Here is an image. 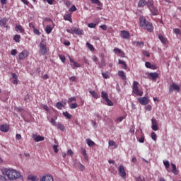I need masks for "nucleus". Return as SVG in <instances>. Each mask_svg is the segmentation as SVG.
Here are the masks:
<instances>
[{"mask_svg":"<svg viewBox=\"0 0 181 181\" xmlns=\"http://www.w3.org/2000/svg\"><path fill=\"white\" fill-rule=\"evenodd\" d=\"M3 175L7 176L9 180H15L16 179H19L21 177V173L16 171V170L4 168L2 170Z\"/></svg>","mask_w":181,"mask_h":181,"instance_id":"nucleus-1","label":"nucleus"},{"mask_svg":"<svg viewBox=\"0 0 181 181\" xmlns=\"http://www.w3.org/2000/svg\"><path fill=\"white\" fill-rule=\"evenodd\" d=\"M139 22L140 28H141L142 29H145V30L150 32V33H151V32H153V25L152 24V23L147 21L145 17H140Z\"/></svg>","mask_w":181,"mask_h":181,"instance_id":"nucleus-2","label":"nucleus"},{"mask_svg":"<svg viewBox=\"0 0 181 181\" xmlns=\"http://www.w3.org/2000/svg\"><path fill=\"white\" fill-rule=\"evenodd\" d=\"M132 94L134 95H138L139 97H142L144 95V92L139 90V82L134 81L132 86Z\"/></svg>","mask_w":181,"mask_h":181,"instance_id":"nucleus-3","label":"nucleus"},{"mask_svg":"<svg viewBox=\"0 0 181 181\" xmlns=\"http://www.w3.org/2000/svg\"><path fill=\"white\" fill-rule=\"evenodd\" d=\"M132 94L134 95H138L139 97H142L144 95V92L139 90V82L134 81L132 86Z\"/></svg>","mask_w":181,"mask_h":181,"instance_id":"nucleus-4","label":"nucleus"},{"mask_svg":"<svg viewBox=\"0 0 181 181\" xmlns=\"http://www.w3.org/2000/svg\"><path fill=\"white\" fill-rule=\"evenodd\" d=\"M101 97L104 101H106L107 105L109 107H112L114 105V103L110 98H108V93L104 92V90L101 91Z\"/></svg>","mask_w":181,"mask_h":181,"instance_id":"nucleus-5","label":"nucleus"},{"mask_svg":"<svg viewBox=\"0 0 181 181\" xmlns=\"http://www.w3.org/2000/svg\"><path fill=\"white\" fill-rule=\"evenodd\" d=\"M47 53V47L45 43L41 42L40 44V54L43 56Z\"/></svg>","mask_w":181,"mask_h":181,"instance_id":"nucleus-6","label":"nucleus"},{"mask_svg":"<svg viewBox=\"0 0 181 181\" xmlns=\"http://www.w3.org/2000/svg\"><path fill=\"white\" fill-rule=\"evenodd\" d=\"M118 172H119V176H121L122 179H127V173L125 172V168H124V165L119 166Z\"/></svg>","mask_w":181,"mask_h":181,"instance_id":"nucleus-7","label":"nucleus"},{"mask_svg":"<svg viewBox=\"0 0 181 181\" xmlns=\"http://www.w3.org/2000/svg\"><path fill=\"white\" fill-rule=\"evenodd\" d=\"M29 57V51L24 49L18 54L19 60H25L26 57Z\"/></svg>","mask_w":181,"mask_h":181,"instance_id":"nucleus-8","label":"nucleus"},{"mask_svg":"<svg viewBox=\"0 0 181 181\" xmlns=\"http://www.w3.org/2000/svg\"><path fill=\"white\" fill-rule=\"evenodd\" d=\"M180 91V86L179 85L173 83L169 88V93H173V91Z\"/></svg>","mask_w":181,"mask_h":181,"instance_id":"nucleus-9","label":"nucleus"},{"mask_svg":"<svg viewBox=\"0 0 181 181\" xmlns=\"http://www.w3.org/2000/svg\"><path fill=\"white\" fill-rule=\"evenodd\" d=\"M138 101L141 105H148L149 104V99L146 97L139 98Z\"/></svg>","mask_w":181,"mask_h":181,"instance_id":"nucleus-10","label":"nucleus"},{"mask_svg":"<svg viewBox=\"0 0 181 181\" xmlns=\"http://www.w3.org/2000/svg\"><path fill=\"white\" fill-rule=\"evenodd\" d=\"M120 36L122 39H129L131 35L129 34V32L126 30H122L120 32Z\"/></svg>","mask_w":181,"mask_h":181,"instance_id":"nucleus-11","label":"nucleus"},{"mask_svg":"<svg viewBox=\"0 0 181 181\" xmlns=\"http://www.w3.org/2000/svg\"><path fill=\"white\" fill-rule=\"evenodd\" d=\"M148 77L150 80H154L156 81L158 77H159V74L156 72H151L148 74Z\"/></svg>","mask_w":181,"mask_h":181,"instance_id":"nucleus-12","label":"nucleus"},{"mask_svg":"<svg viewBox=\"0 0 181 181\" xmlns=\"http://www.w3.org/2000/svg\"><path fill=\"white\" fill-rule=\"evenodd\" d=\"M151 122H152L151 128H152L153 131H158V122L156 121V119H152Z\"/></svg>","mask_w":181,"mask_h":181,"instance_id":"nucleus-13","label":"nucleus"},{"mask_svg":"<svg viewBox=\"0 0 181 181\" xmlns=\"http://www.w3.org/2000/svg\"><path fill=\"white\" fill-rule=\"evenodd\" d=\"M90 2L99 6V7H97V9H100V11L103 9V3H101L100 0H90Z\"/></svg>","mask_w":181,"mask_h":181,"instance_id":"nucleus-14","label":"nucleus"},{"mask_svg":"<svg viewBox=\"0 0 181 181\" xmlns=\"http://www.w3.org/2000/svg\"><path fill=\"white\" fill-rule=\"evenodd\" d=\"M0 131L1 132H8L9 131V126L6 124L0 125Z\"/></svg>","mask_w":181,"mask_h":181,"instance_id":"nucleus-15","label":"nucleus"},{"mask_svg":"<svg viewBox=\"0 0 181 181\" xmlns=\"http://www.w3.org/2000/svg\"><path fill=\"white\" fill-rule=\"evenodd\" d=\"M33 138L35 142H40L42 141H45V137H43L40 135H38V136L33 135Z\"/></svg>","mask_w":181,"mask_h":181,"instance_id":"nucleus-16","label":"nucleus"},{"mask_svg":"<svg viewBox=\"0 0 181 181\" xmlns=\"http://www.w3.org/2000/svg\"><path fill=\"white\" fill-rule=\"evenodd\" d=\"M69 62L70 63H73L74 64V66L73 64H71L72 69H74L75 67H81V65H80V64H78V62H74V59H73V58H69Z\"/></svg>","mask_w":181,"mask_h":181,"instance_id":"nucleus-17","label":"nucleus"},{"mask_svg":"<svg viewBox=\"0 0 181 181\" xmlns=\"http://www.w3.org/2000/svg\"><path fill=\"white\" fill-rule=\"evenodd\" d=\"M41 181H54V180L52 175H47L42 177Z\"/></svg>","mask_w":181,"mask_h":181,"instance_id":"nucleus-18","label":"nucleus"},{"mask_svg":"<svg viewBox=\"0 0 181 181\" xmlns=\"http://www.w3.org/2000/svg\"><path fill=\"white\" fill-rule=\"evenodd\" d=\"M16 32H19V33H25V29L21 25H18L15 27Z\"/></svg>","mask_w":181,"mask_h":181,"instance_id":"nucleus-19","label":"nucleus"},{"mask_svg":"<svg viewBox=\"0 0 181 181\" xmlns=\"http://www.w3.org/2000/svg\"><path fill=\"white\" fill-rule=\"evenodd\" d=\"M11 78L13 80V84H18V75L16 74L12 73Z\"/></svg>","mask_w":181,"mask_h":181,"instance_id":"nucleus-20","label":"nucleus"},{"mask_svg":"<svg viewBox=\"0 0 181 181\" xmlns=\"http://www.w3.org/2000/svg\"><path fill=\"white\" fill-rule=\"evenodd\" d=\"M150 11H151L152 15H153V16L159 14V11H158V8L156 7H155V6L153 7H151Z\"/></svg>","mask_w":181,"mask_h":181,"instance_id":"nucleus-21","label":"nucleus"},{"mask_svg":"<svg viewBox=\"0 0 181 181\" xmlns=\"http://www.w3.org/2000/svg\"><path fill=\"white\" fill-rule=\"evenodd\" d=\"M73 32L75 33V35H84V31L79 28H74Z\"/></svg>","mask_w":181,"mask_h":181,"instance_id":"nucleus-22","label":"nucleus"},{"mask_svg":"<svg viewBox=\"0 0 181 181\" xmlns=\"http://www.w3.org/2000/svg\"><path fill=\"white\" fill-rule=\"evenodd\" d=\"M118 76L119 77H121L122 80H127V76L125 75V73H124V71H119Z\"/></svg>","mask_w":181,"mask_h":181,"instance_id":"nucleus-23","label":"nucleus"},{"mask_svg":"<svg viewBox=\"0 0 181 181\" xmlns=\"http://www.w3.org/2000/svg\"><path fill=\"white\" fill-rule=\"evenodd\" d=\"M158 38L160 40V42H163V45H166L168 42V39H166V37H163V35H159Z\"/></svg>","mask_w":181,"mask_h":181,"instance_id":"nucleus-24","label":"nucleus"},{"mask_svg":"<svg viewBox=\"0 0 181 181\" xmlns=\"http://www.w3.org/2000/svg\"><path fill=\"white\" fill-rule=\"evenodd\" d=\"M146 5V0H139L138 3L139 8H144Z\"/></svg>","mask_w":181,"mask_h":181,"instance_id":"nucleus-25","label":"nucleus"},{"mask_svg":"<svg viewBox=\"0 0 181 181\" xmlns=\"http://www.w3.org/2000/svg\"><path fill=\"white\" fill-rule=\"evenodd\" d=\"M119 64H121L122 69L127 70L128 66H127V63L124 61L119 59Z\"/></svg>","mask_w":181,"mask_h":181,"instance_id":"nucleus-26","label":"nucleus"},{"mask_svg":"<svg viewBox=\"0 0 181 181\" xmlns=\"http://www.w3.org/2000/svg\"><path fill=\"white\" fill-rule=\"evenodd\" d=\"M89 93L90 94H91L93 98H96V99L100 98V95L95 90H89Z\"/></svg>","mask_w":181,"mask_h":181,"instance_id":"nucleus-27","label":"nucleus"},{"mask_svg":"<svg viewBox=\"0 0 181 181\" xmlns=\"http://www.w3.org/2000/svg\"><path fill=\"white\" fill-rule=\"evenodd\" d=\"M172 169H173V173L174 175H179V170L176 168V165L171 163Z\"/></svg>","mask_w":181,"mask_h":181,"instance_id":"nucleus-28","label":"nucleus"},{"mask_svg":"<svg viewBox=\"0 0 181 181\" xmlns=\"http://www.w3.org/2000/svg\"><path fill=\"white\" fill-rule=\"evenodd\" d=\"M64 21H69V22H71V23H73V21L71 19V14H66L64 16Z\"/></svg>","mask_w":181,"mask_h":181,"instance_id":"nucleus-29","label":"nucleus"},{"mask_svg":"<svg viewBox=\"0 0 181 181\" xmlns=\"http://www.w3.org/2000/svg\"><path fill=\"white\" fill-rule=\"evenodd\" d=\"M66 103L63 104L62 102H58L57 103L56 107L58 108V110H62V108H64L65 107Z\"/></svg>","mask_w":181,"mask_h":181,"instance_id":"nucleus-30","label":"nucleus"},{"mask_svg":"<svg viewBox=\"0 0 181 181\" xmlns=\"http://www.w3.org/2000/svg\"><path fill=\"white\" fill-rule=\"evenodd\" d=\"M86 142L87 145H88L89 146H94V145H95V143L90 139H87L86 140Z\"/></svg>","mask_w":181,"mask_h":181,"instance_id":"nucleus-31","label":"nucleus"},{"mask_svg":"<svg viewBox=\"0 0 181 181\" xmlns=\"http://www.w3.org/2000/svg\"><path fill=\"white\" fill-rule=\"evenodd\" d=\"M52 30H53V28H52V25H47V27L45 28L46 33H47L49 35V34L52 33Z\"/></svg>","mask_w":181,"mask_h":181,"instance_id":"nucleus-32","label":"nucleus"},{"mask_svg":"<svg viewBox=\"0 0 181 181\" xmlns=\"http://www.w3.org/2000/svg\"><path fill=\"white\" fill-rule=\"evenodd\" d=\"M6 18L0 19V26H4V28H5V26H6Z\"/></svg>","mask_w":181,"mask_h":181,"instance_id":"nucleus-33","label":"nucleus"},{"mask_svg":"<svg viewBox=\"0 0 181 181\" xmlns=\"http://www.w3.org/2000/svg\"><path fill=\"white\" fill-rule=\"evenodd\" d=\"M108 144H109V146H115V148H118V146L117 145L115 141H114L113 140H110L108 141Z\"/></svg>","mask_w":181,"mask_h":181,"instance_id":"nucleus-34","label":"nucleus"},{"mask_svg":"<svg viewBox=\"0 0 181 181\" xmlns=\"http://www.w3.org/2000/svg\"><path fill=\"white\" fill-rule=\"evenodd\" d=\"M57 129H60V131H64L65 129V127H64V125H63L62 123L60 122H58L57 124Z\"/></svg>","mask_w":181,"mask_h":181,"instance_id":"nucleus-35","label":"nucleus"},{"mask_svg":"<svg viewBox=\"0 0 181 181\" xmlns=\"http://www.w3.org/2000/svg\"><path fill=\"white\" fill-rule=\"evenodd\" d=\"M13 40L16 42V43L21 42V36L19 35H16L13 37Z\"/></svg>","mask_w":181,"mask_h":181,"instance_id":"nucleus-36","label":"nucleus"},{"mask_svg":"<svg viewBox=\"0 0 181 181\" xmlns=\"http://www.w3.org/2000/svg\"><path fill=\"white\" fill-rule=\"evenodd\" d=\"M86 46L90 52H94V46H93L90 42H86Z\"/></svg>","mask_w":181,"mask_h":181,"instance_id":"nucleus-37","label":"nucleus"},{"mask_svg":"<svg viewBox=\"0 0 181 181\" xmlns=\"http://www.w3.org/2000/svg\"><path fill=\"white\" fill-rule=\"evenodd\" d=\"M63 115H64V117H66V118H67V119H71V115H70V113H69V112H63Z\"/></svg>","mask_w":181,"mask_h":181,"instance_id":"nucleus-38","label":"nucleus"},{"mask_svg":"<svg viewBox=\"0 0 181 181\" xmlns=\"http://www.w3.org/2000/svg\"><path fill=\"white\" fill-rule=\"evenodd\" d=\"M28 179H29V180H32V181H37V180H39V178H37V177L33 176V175H30L28 177Z\"/></svg>","mask_w":181,"mask_h":181,"instance_id":"nucleus-39","label":"nucleus"},{"mask_svg":"<svg viewBox=\"0 0 181 181\" xmlns=\"http://www.w3.org/2000/svg\"><path fill=\"white\" fill-rule=\"evenodd\" d=\"M78 107V105H77V103H71L69 105V108H71V110H74Z\"/></svg>","mask_w":181,"mask_h":181,"instance_id":"nucleus-40","label":"nucleus"},{"mask_svg":"<svg viewBox=\"0 0 181 181\" xmlns=\"http://www.w3.org/2000/svg\"><path fill=\"white\" fill-rule=\"evenodd\" d=\"M105 66V60H104V58H102V60L100 62V64H99L100 69H103Z\"/></svg>","mask_w":181,"mask_h":181,"instance_id":"nucleus-41","label":"nucleus"},{"mask_svg":"<svg viewBox=\"0 0 181 181\" xmlns=\"http://www.w3.org/2000/svg\"><path fill=\"white\" fill-rule=\"evenodd\" d=\"M73 101H77V98L76 97H71L68 99V104H71V103H73Z\"/></svg>","mask_w":181,"mask_h":181,"instance_id":"nucleus-42","label":"nucleus"},{"mask_svg":"<svg viewBox=\"0 0 181 181\" xmlns=\"http://www.w3.org/2000/svg\"><path fill=\"white\" fill-rule=\"evenodd\" d=\"M163 164L165 168V169H169L170 165L169 164V161L168 160H163Z\"/></svg>","mask_w":181,"mask_h":181,"instance_id":"nucleus-43","label":"nucleus"},{"mask_svg":"<svg viewBox=\"0 0 181 181\" xmlns=\"http://www.w3.org/2000/svg\"><path fill=\"white\" fill-rule=\"evenodd\" d=\"M113 52L116 54H121L122 53V51H121V49H119V48H115L113 49Z\"/></svg>","mask_w":181,"mask_h":181,"instance_id":"nucleus-44","label":"nucleus"},{"mask_svg":"<svg viewBox=\"0 0 181 181\" xmlns=\"http://www.w3.org/2000/svg\"><path fill=\"white\" fill-rule=\"evenodd\" d=\"M151 138L153 141H156V139H158V136L153 132H151Z\"/></svg>","mask_w":181,"mask_h":181,"instance_id":"nucleus-45","label":"nucleus"},{"mask_svg":"<svg viewBox=\"0 0 181 181\" xmlns=\"http://www.w3.org/2000/svg\"><path fill=\"white\" fill-rule=\"evenodd\" d=\"M146 5L149 10L151 9V8H153L154 6L153 3H152V1H146Z\"/></svg>","mask_w":181,"mask_h":181,"instance_id":"nucleus-46","label":"nucleus"},{"mask_svg":"<svg viewBox=\"0 0 181 181\" xmlns=\"http://www.w3.org/2000/svg\"><path fill=\"white\" fill-rule=\"evenodd\" d=\"M59 57L62 63H66V57L64 55H59Z\"/></svg>","mask_w":181,"mask_h":181,"instance_id":"nucleus-47","label":"nucleus"},{"mask_svg":"<svg viewBox=\"0 0 181 181\" xmlns=\"http://www.w3.org/2000/svg\"><path fill=\"white\" fill-rule=\"evenodd\" d=\"M33 33L37 35V36H40V31L37 28L33 29Z\"/></svg>","mask_w":181,"mask_h":181,"instance_id":"nucleus-48","label":"nucleus"},{"mask_svg":"<svg viewBox=\"0 0 181 181\" xmlns=\"http://www.w3.org/2000/svg\"><path fill=\"white\" fill-rule=\"evenodd\" d=\"M67 155H68V156H71V157H73V156L74 155V153H73V150H71V149H68V151H67Z\"/></svg>","mask_w":181,"mask_h":181,"instance_id":"nucleus-49","label":"nucleus"},{"mask_svg":"<svg viewBox=\"0 0 181 181\" xmlns=\"http://www.w3.org/2000/svg\"><path fill=\"white\" fill-rule=\"evenodd\" d=\"M173 32H174V33H175V35H181L180 29H179V28L173 29Z\"/></svg>","mask_w":181,"mask_h":181,"instance_id":"nucleus-50","label":"nucleus"},{"mask_svg":"<svg viewBox=\"0 0 181 181\" xmlns=\"http://www.w3.org/2000/svg\"><path fill=\"white\" fill-rule=\"evenodd\" d=\"M102 76L104 78H110V75L108 74V72L103 73Z\"/></svg>","mask_w":181,"mask_h":181,"instance_id":"nucleus-51","label":"nucleus"},{"mask_svg":"<svg viewBox=\"0 0 181 181\" xmlns=\"http://www.w3.org/2000/svg\"><path fill=\"white\" fill-rule=\"evenodd\" d=\"M81 153L83 154V156H86L87 155V151L84 148H82L81 149Z\"/></svg>","mask_w":181,"mask_h":181,"instance_id":"nucleus-52","label":"nucleus"},{"mask_svg":"<svg viewBox=\"0 0 181 181\" xmlns=\"http://www.w3.org/2000/svg\"><path fill=\"white\" fill-rule=\"evenodd\" d=\"M88 28H95V26H97V24L94 23H90L89 24H88Z\"/></svg>","mask_w":181,"mask_h":181,"instance_id":"nucleus-53","label":"nucleus"},{"mask_svg":"<svg viewBox=\"0 0 181 181\" xmlns=\"http://www.w3.org/2000/svg\"><path fill=\"white\" fill-rule=\"evenodd\" d=\"M69 11H70L71 12H76V11H77V8L76 7V6L73 5V6L70 8Z\"/></svg>","mask_w":181,"mask_h":181,"instance_id":"nucleus-54","label":"nucleus"},{"mask_svg":"<svg viewBox=\"0 0 181 181\" xmlns=\"http://www.w3.org/2000/svg\"><path fill=\"white\" fill-rule=\"evenodd\" d=\"M51 124L54 127H57V122H56V119H54V118L51 119Z\"/></svg>","mask_w":181,"mask_h":181,"instance_id":"nucleus-55","label":"nucleus"},{"mask_svg":"<svg viewBox=\"0 0 181 181\" xmlns=\"http://www.w3.org/2000/svg\"><path fill=\"white\" fill-rule=\"evenodd\" d=\"M57 148H59V146H57V145L53 146V149H54V151L55 152V153H57L59 152V149Z\"/></svg>","mask_w":181,"mask_h":181,"instance_id":"nucleus-56","label":"nucleus"},{"mask_svg":"<svg viewBox=\"0 0 181 181\" xmlns=\"http://www.w3.org/2000/svg\"><path fill=\"white\" fill-rule=\"evenodd\" d=\"M16 53H18V51L16 49H12L11 51V56H16Z\"/></svg>","mask_w":181,"mask_h":181,"instance_id":"nucleus-57","label":"nucleus"},{"mask_svg":"<svg viewBox=\"0 0 181 181\" xmlns=\"http://www.w3.org/2000/svg\"><path fill=\"white\" fill-rule=\"evenodd\" d=\"M145 66H146V67H147V69H151L152 68V65L151 64V62H146Z\"/></svg>","mask_w":181,"mask_h":181,"instance_id":"nucleus-58","label":"nucleus"},{"mask_svg":"<svg viewBox=\"0 0 181 181\" xmlns=\"http://www.w3.org/2000/svg\"><path fill=\"white\" fill-rule=\"evenodd\" d=\"M79 169L81 170V172H84L86 170V167L83 164H80Z\"/></svg>","mask_w":181,"mask_h":181,"instance_id":"nucleus-59","label":"nucleus"},{"mask_svg":"<svg viewBox=\"0 0 181 181\" xmlns=\"http://www.w3.org/2000/svg\"><path fill=\"white\" fill-rule=\"evenodd\" d=\"M145 110H146V111H151L152 110V106H151V105H148L145 107Z\"/></svg>","mask_w":181,"mask_h":181,"instance_id":"nucleus-60","label":"nucleus"},{"mask_svg":"<svg viewBox=\"0 0 181 181\" xmlns=\"http://www.w3.org/2000/svg\"><path fill=\"white\" fill-rule=\"evenodd\" d=\"M136 181H146V180H145V178H143V179H142V177L139 176V177H137L136 178Z\"/></svg>","mask_w":181,"mask_h":181,"instance_id":"nucleus-61","label":"nucleus"},{"mask_svg":"<svg viewBox=\"0 0 181 181\" xmlns=\"http://www.w3.org/2000/svg\"><path fill=\"white\" fill-rule=\"evenodd\" d=\"M65 5H66L67 7H69V6H70L71 5V2L70 1H69V0H66V1H65Z\"/></svg>","mask_w":181,"mask_h":181,"instance_id":"nucleus-62","label":"nucleus"},{"mask_svg":"<svg viewBox=\"0 0 181 181\" xmlns=\"http://www.w3.org/2000/svg\"><path fill=\"white\" fill-rule=\"evenodd\" d=\"M100 29H103V30H107V25H102L100 26Z\"/></svg>","mask_w":181,"mask_h":181,"instance_id":"nucleus-63","label":"nucleus"},{"mask_svg":"<svg viewBox=\"0 0 181 181\" xmlns=\"http://www.w3.org/2000/svg\"><path fill=\"white\" fill-rule=\"evenodd\" d=\"M76 76H71L70 78H69V80H70V81H76Z\"/></svg>","mask_w":181,"mask_h":181,"instance_id":"nucleus-64","label":"nucleus"}]
</instances>
